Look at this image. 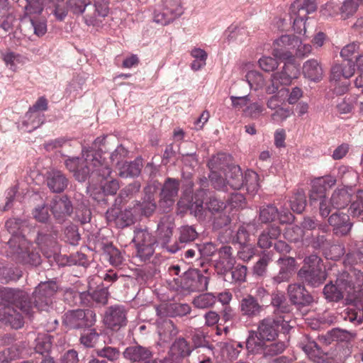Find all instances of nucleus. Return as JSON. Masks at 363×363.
Returning <instances> with one entry per match:
<instances>
[{
  "label": "nucleus",
  "instance_id": "6e6552de",
  "mask_svg": "<svg viewBox=\"0 0 363 363\" xmlns=\"http://www.w3.org/2000/svg\"><path fill=\"white\" fill-rule=\"evenodd\" d=\"M354 65L351 60H345L342 64L335 65L331 69L330 80L334 86V92L337 95L344 94L347 90L349 82H340L341 77L350 78L354 73Z\"/></svg>",
  "mask_w": 363,
  "mask_h": 363
},
{
  "label": "nucleus",
  "instance_id": "0eeeda50",
  "mask_svg": "<svg viewBox=\"0 0 363 363\" xmlns=\"http://www.w3.org/2000/svg\"><path fill=\"white\" fill-rule=\"evenodd\" d=\"M285 61L282 70L272 75L270 84L266 86L267 94L276 93L281 85H289L294 79L298 77L299 69L294 62V60H285Z\"/></svg>",
  "mask_w": 363,
  "mask_h": 363
},
{
  "label": "nucleus",
  "instance_id": "c85d7f7f",
  "mask_svg": "<svg viewBox=\"0 0 363 363\" xmlns=\"http://www.w3.org/2000/svg\"><path fill=\"white\" fill-rule=\"evenodd\" d=\"M301 347L308 357L313 359L317 363H333L332 360L325 357V353L315 341L308 340L306 342H301Z\"/></svg>",
  "mask_w": 363,
  "mask_h": 363
},
{
  "label": "nucleus",
  "instance_id": "a878e982",
  "mask_svg": "<svg viewBox=\"0 0 363 363\" xmlns=\"http://www.w3.org/2000/svg\"><path fill=\"white\" fill-rule=\"evenodd\" d=\"M51 211L55 218L63 220L72 212V205L67 196H55L51 203Z\"/></svg>",
  "mask_w": 363,
  "mask_h": 363
},
{
  "label": "nucleus",
  "instance_id": "a211bd4d",
  "mask_svg": "<svg viewBox=\"0 0 363 363\" xmlns=\"http://www.w3.org/2000/svg\"><path fill=\"white\" fill-rule=\"evenodd\" d=\"M17 259L19 262L32 266H38L41 263V257L35 250L33 245L23 239L16 252Z\"/></svg>",
  "mask_w": 363,
  "mask_h": 363
},
{
  "label": "nucleus",
  "instance_id": "9d476101",
  "mask_svg": "<svg viewBox=\"0 0 363 363\" xmlns=\"http://www.w3.org/2000/svg\"><path fill=\"white\" fill-rule=\"evenodd\" d=\"M133 241L137 250V255L142 261H146L152 256L156 240L147 229H136Z\"/></svg>",
  "mask_w": 363,
  "mask_h": 363
},
{
  "label": "nucleus",
  "instance_id": "13d9d810",
  "mask_svg": "<svg viewBox=\"0 0 363 363\" xmlns=\"http://www.w3.org/2000/svg\"><path fill=\"white\" fill-rule=\"evenodd\" d=\"M98 337L94 329L87 328L84 330L80 337V342L86 347H92Z\"/></svg>",
  "mask_w": 363,
  "mask_h": 363
},
{
  "label": "nucleus",
  "instance_id": "f704fd0d",
  "mask_svg": "<svg viewBox=\"0 0 363 363\" xmlns=\"http://www.w3.org/2000/svg\"><path fill=\"white\" fill-rule=\"evenodd\" d=\"M218 346L222 354L226 356L229 360L238 358L243 348V344L236 341L221 342L218 344Z\"/></svg>",
  "mask_w": 363,
  "mask_h": 363
},
{
  "label": "nucleus",
  "instance_id": "69168bd1",
  "mask_svg": "<svg viewBox=\"0 0 363 363\" xmlns=\"http://www.w3.org/2000/svg\"><path fill=\"white\" fill-rule=\"evenodd\" d=\"M128 153V150L123 145H118L111 153L110 160L112 162H116L118 166L121 165L123 160L127 157Z\"/></svg>",
  "mask_w": 363,
  "mask_h": 363
},
{
  "label": "nucleus",
  "instance_id": "20e7f679",
  "mask_svg": "<svg viewBox=\"0 0 363 363\" xmlns=\"http://www.w3.org/2000/svg\"><path fill=\"white\" fill-rule=\"evenodd\" d=\"M228 156L219 153L208 163L211 170L209 179L214 188L228 191V185L233 189L243 187V174L238 165H229Z\"/></svg>",
  "mask_w": 363,
  "mask_h": 363
},
{
  "label": "nucleus",
  "instance_id": "052dcab7",
  "mask_svg": "<svg viewBox=\"0 0 363 363\" xmlns=\"http://www.w3.org/2000/svg\"><path fill=\"white\" fill-rule=\"evenodd\" d=\"M254 226L250 224L240 226L236 234L235 241L240 245H244L248 240L250 233L254 230Z\"/></svg>",
  "mask_w": 363,
  "mask_h": 363
},
{
  "label": "nucleus",
  "instance_id": "bb28decb",
  "mask_svg": "<svg viewBox=\"0 0 363 363\" xmlns=\"http://www.w3.org/2000/svg\"><path fill=\"white\" fill-rule=\"evenodd\" d=\"M240 309L242 315L248 318H254L259 315L262 311V306L252 296L248 295L240 302Z\"/></svg>",
  "mask_w": 363,
  "mask_h": 363
},
{
  "label": "nucleus",
  "instance_id": "c9c22d12",
  "mask_svg": "<svg viewBox=\"0 0 363 363\" xmlns=\"http://www.w3.org/2000/svg\"><path fill=\"white\" fill-rule=\"evenodd\" d=\"M191 352V347L183 337H180L175 340L169 350L170 354L174 359H177L179 357H184L189 356Z\"/></svg>",
  "mask_w": 363,
  "mask_h": 363
},
{
  "label": "nucleus",
  "instance_id": "8fccbe9b",
  "mask_svg": "<svg viewBox=\"0 0 363 363\" xmlns=\"http://www.w3.org/2000/svg\"><path fill=\"white\" fill-rule=\"evenodd\" d=\"M246 35L245 30L236 26H230L225 32V36L228 42L235 41L240 43L244 41Z\"/></svg>",
  "mask_w": 363,
  "mask_h": 363
},
{
  "label": "nucleus",
  "instance_id": "423d86ee",
  "mask_svg": "<svg viewBox=\"0 0 363 363\" xmlns=\"http://www.w3.org/2000/svg\"><path fill=\"white\" fill-rule=\"evenodd\" d=\"M317 9L315 0H296L290 6V16L293 19V27L298 33L306 31L307 16Z\"/></svg>",
  "mask_w": 363,
  "mask_h": 363
},
{
  "label": "nucleus",
  "instance_id": "f3484780",
  "mask_svg": "<svg viewBox=\"0 0 363 363\" xmlns=\"http://www.w3.org/2000/svg\"><path fill=\"white\" fill-rule=\"evenodd\" d=\"M125 359L138 363H161L152 358V352L145 347L135 345L129 346L123 352Z\"/></svg>",
  "mask_w": 363,
  "mask_h": 363
},
{
  "label": "nucleus",
  "instance_id": "49530a36",
  "mask_svg": "<svg viewBox=\"0 0 363 363\" xmlns=\"http://www.w3.org/2000/svg\"><path fill=\"white\" fill-rule=\"evenodd\" d=\"M342 273H346L348 275L345 282H349L353 286L352 294L356 289H360L363 286V272L361 270L352 268L348 272H343Z\"/></svg>",
  "mask_w": 363,
  "mask_h": 363
},
{
  "label": "nucleus",
  "instance_id": "de8ad7c7",
  "mask_svg": "<svg viewBox=\"0 0 363 363\" xmlns=\"http://www.w3.org/2000/svg\"><path fill=\"white\" fill-rule=\"evenodd\" d=\"M110 174H111V172ZM92 176L101 177L100 187L104 194L114 195L116 194L119 189V184L116 179H111V180L107 181V179L111 176V174L106 178H104L101 175L96 174H94Z\"/></svg>",
  "mask_w": 363,
  "mask_h": 363
},
{
  "label": "nucleus",
  "instance_id": "cd10ccee",
  "mask_svg": "<svg viewBox=\"0 0 363 363\" xmlns=\"http://www.w3.org/2000/svg\"><path fill=\"white\" fill-rule=\"evenodd\" d=\"M278 262L280 265V270L278 274L272 279L273 283L276 284L287 281L291 275L295 265V259L291 257L279 258Z\"/></svg>",
  "mask_w": 363,
  "mask_h": 363
},
{
  "label": "nucleus",
  "instance_id": "4d7b16f0",
  "mask_svg": "<svg viewBox=\"0 0 363 363\" xmlns=\"http://www.w3.org/2000/svg\"><path fill=\"white\" fill-rule=\"evenodd\" d=\"M48 109V101L47 99L42 96L40 97L37 101L33 104L32 107L30 108L29 111L27 112L26 117H39L40 111H43Z\"/></svg>",
  "mask_w": 363,
  "mask_h": 363
},
{
  "label": "nucleus",
  "instance_id": "4468645a",
  "mask_svg": "<svg viewBox=\"0 0 363 363\" xmlns=\"http://www.w3.org/2000/svg\"><path fill=\"white\" fill-rule=\"evenodd\" d=\"M299 43L297 37L284 35L277 39L274 43L273 55L281 60H294L291 49L296 48Z\"/></svg>",
  "mask_w": 363,
  "mask_h": 363
},
{
  "label": "nucleus",
  "instance_id": "bf43d9fd",
  "mask_svg": "<svg viewBox=\"0 0 363 363\" xmlns=\"http://www.w3.org/2000/svg\"><path fill=\"white\" fill-rule=\"evenodd\" d=\"M198 235L196 230L192 226H183L180 228L179 241L189 242L194 240Z\"/></svg>",
  "mask_w": 363,
  "mask_h": 363
},
{
  "label": "nucleus",
  "instance_id": "72a5a7b5",
  "mask_svg": "<svg viewBox=\"0 0 363 363\" xmlns=\"http://www.w3.org/2000/svg\"><path fill=\"white\" fill-rule=\"evenodd\" d=\"M160 319H162L161 317ZM157 324V333L164 342H169L178 334L179 330L171 320H158Z\"/></svg>",
  "mask_w": 363,
  "mask_h": 363
},
{
  "label": "nucleus",
  "instance_id": "aec40b11",
  "mask_svg": "<svg viewBox=\"0 0 363 363\" xmlns=\"http://www.w3.org/2000/svg\"><path fill=\"white\" fill-rule=\"evenodd\" d=\"M218 259L216 261L215 267L217 272L225 274L233 269L235 259L233 255V249L230 246L223 245L218 249Z\"/></svg>",
  "mask_w": 363,
  "mask_h": 363
},
{
  "label": "nucleus",
  "instance_id": "473e14b6",
  "mask_svg": "<svg viewBox=\"0 0 363 363\" xmlns=\"http://www.w3.org/2000/svg\"><path fill=\"white\" fill-rule=\"evenodd\" d=\"M303 73L305 77L313 82H319L323 79V69L321 65L315 59L304 62Z\"/></svg>",
  "mask_w": 363,
  "mask_h": 363
},
{
  "label": "nucleus",
  "instance_id": "6ab92c4d",
  "mask_svg": "<svg viewBox=\"0 0 363 363\" xmlns=\"http://www.w3.org/2000/svg\"><path fill=\"white\" fill-rule=\"evenodd\" d=\"M204 194L205 191L202 189L199 191L195 195V201L191 206V209L194 211L195 214L201 213L205 208H207L212 213H216L225 208V203L223 201H220L216 197L212 196L209 197L204 206L203 201L197 199L199 196H202Z\"/></svg>",
  "mask_w": 363,
  "mask_h": 363
},
{
  "label": "nucleus",
  "instance_id": "338daca9",
  "mask_svg": "<svg viewBox=\"0 0 363 363\" xmlns=\"http://www.w3.org/2000/svg\"><path fill=\"white\" fill-rule=\"evenodd\" d=\"M263 111V106L259 103L255 102L247 105L243 111L247 116L257 118L261 115Z\"/></svg>",
  "mask_w": 363,
  "mask_h": 363
},
{
  "label": "nucleus",
  "instance_id": "39448f33",
  "mask_svg": "<svg viewBox=\"0 0 363 363\" xmlns=\"http://www.w3.org/2000/svg\"><path fill=\"white\" fill-rule=\"evenodd\" d=\"M336 183V179L332 176H325L315 179L312 182V188L309 195L310 202H320V213L322 217H327L331 212L328 201L325 199L326 191Z\"/></svg>",
  "mask_w": 363,
  "mask_h": 363
},
{
  "label": "nucleus",
  "instance_id": "58836bf2",
  "mask_svg": "<svg viewBox=\"0 0 363 363\" xmlns=\"http://www.w3.org/2000/svg\"><path fill=\"white\" fill-rule=\"evenodd\" d=\"M119 175L121 177H136L140 173L141 166L138 162H122L118 166Z\"/></svg>",
  "mask_w": 363,
  "mask_h": 363
},
{
  "label": "nucleus",
  "instance_id": "2f4dec72",
  "mask_svg": "<svg viewBox=\"0 0 363 363\" xmlns=\"http://www.w3.org/2000/svg\"><path fill=\"white\" fill-rule=\"evenodd\" d=\"M185 287L191 291H205L208 288V277L195 273L184 277Z\"/></svg>",
  "mask_w": 363,
  "mask_h": 363
},
{
  "label": "nucleus",
  "instance_id": "37998d69",
  "mask_svg": "<svg viewBox=\"0 0 363 363\" xmlns=\"http://www.w3.org/2000/svg\"><path fill=\"white\" fill-rule=\"evenodd\" d=\"M349 213L352 217H359L363 214V190H358L352 197Z\"/></svg>",
  "mask_w": 363,
  "mask_h": 363
},
{
  "label": "nucleus",
  "instance_id": "e2e57ef3",
  "mask_svg": "<svg viewBox=\"0 0 363 363\" xmlns=\"http://www.w3.org/2000/svg\"><path fill=\"white\" fill-rule=\"evenodd\" d=\"M107 256L110 264L113 266L118 267L123 262V257L121 252L115 247H110L107 248Z\"/></svg>",
  "mask_w": 363,
  "mask_h": 363
},
{
  "label": "nucleus",
  "instance_id": "603ef678",
  "mask_svg": "<svg viewBox=\"0 0 363 363\" xmlns=\"http://www.w3.org/2000/svg\"><path fill=\"white\" fill-rule=\"evenodd\" d=\"M303 230L298 226L290 225L286 228L284 232V238L291 242H298L303 237Z\"/></svg>",
  "mask_w": 363,
  "mask_h": 363
},
{
  "label": "nucleus",
  "instance_id": "7ed1b4c3",
  "mask_svg": "<svg viewBox=\"0 0 363 363\" xmlns=\"http://www.w3.org/2000/svg\"><path fill=\"white\" fill-rule=\"evenodd\" d=\"M289 314L275 313L267 316L257 324V330H250L246 340L248 352H257L263 349L264 342L274 341L279 333H288L292 326L290 325Z\"/></svg>",
  "mask_w": 363,
  "mask_h": 363
},
{
  "label": "nucleus",
  "instance_id": "4c0bfd02",
  "mask_svg": "<svg viewBox=\"0 0 363 363\" xmlns=\"http://www.w3.org/2000/svg\"><path fill=\"white\" fill-rule=\"evenodd\" d=\"M281 233V230L277 226H271L264 230L258 240V245L262 248H268L272 245V240L277 239Z\"/></svg>",
  "mask_w": 363,
  "mask_h": 363
},
{
  "label": "nucleus",
  "instance_id": "c756f323",
  "mask_svg": "<svg viewBox=\"0 0 363 363\" xmlns=\"http://www.w3.org/2000/svg\"><path fill=\"white\" fill-rule=\"evenodd\" d=\"M47 184L52 192L60 193L67 186L68 180L60 171L52 170L48 173Z\"/></svg>",
  "mask_w": 363,
  "mask_h": 363
},
{
  "label": "nucleus",
  "instance_id": "e433bc0d",
  "mask_svg": "<svg viewBox=\"0 0 363 363\" xmlns=\"http://www.w3.org/2000/svg\"><path fill=\"white\" fill-rule=\"evenodd\" d=\"M243 186L249 194L255 195L259 188L258 174L252 170L246 171L243 174Z\"/></svg>",
  "mask_w": 363,
  "mask_h": 363
},
{
  "label": "nucleus",
  "instance_id": "09e8293b",
  "mask_svg": "<svg viewBox=\"0 0 363 363\" xmlns=\"http://www.w3.org/2000/svg\"><path fill=\"white\" fill-rule=\"evenodd\" d=\"M279 215L278 209L273 205L263 206L259 209V219L262 223L274 221Z\"/></svg>",
  "mask_w": 363,
  "mask_h": 363
},
{
  "label": "nucleus",
  "instance_id": "79ce46f5",
  "mask_svg": "<svg viewBox=\"0 0 363 363\" xmlns=\"http://www.w3.org/2000/svg\"><path fill=\"white\" fill-rule=\"evenodd\" d=\"M272 305L276 308L274 314L279 312L283 313L282 315L288 314L290 311L289 306L286 302V298L282 293H274L272 296Z\"/></svg>",
  "mask_w": 363,
  "mask_h": 363
},
{
  "label": "nucleus",
  "instance_id": "5701e85b",
  "mask_svg": "<svg viewBox=\"0 0 363 363\" xmlns=\"http://www.w3.org/2000/svg\"><path fill=\"white\" fill-rule=\"evenodd\" d=\"M352 189L350 187L336 189L332 194L328 204L332 208L340 210L345 208L352 201Z\"/></svg>",
  "mask_w": 363,
  "mask_h": 363
},
{
  "label": "nucleus",
  "instance_id": "774afa93",
  "mask_svg": "<svg viewBox=\"0 0 363 363\" xmlns=\"http://www.w3.org/2000/svg\"><path fill=\"white\" fill-rule=\"evenodd\" d=\"M142 213L146 216L151 215L156 208V203L150 195L147 196L141 206Z\"/></svg>",
  "mask_w": 363,
  "mask_h": 363
},
{
  "label": "nucleus",
  "instance_id": "dca6fc26",
  "mask_svg": "<svg viewBox=\"0 0 363 363\" xmlns=\"http://www.w3.org/2000/svg\"><path fill=\"white\" fill-rule=\"evenodd\" d=\"M179 189V182L174 178H167L161 189L160 206L165 210L173 206Z\"/></svg>",
  "mask_w": 363,
  "mask_h": 363
},
{
  "label": "nucleus",
  "instance_id": "1a4fd4ad",
  "mask_svg": "<svg viewBox=\"0 0 363 363\" xmlns=\"http://www.w3.org/2000/svg\"><path fill=\"white\" fill-rule=\"evenodd\" d=\"M183 13L180 0H161L160 9L154 13V21L165 26L180 17Z\"/></svg>",
  "mask_w": 363,
  "mask_h": 363
},
{
  "label": "nucleus",
  "instance_id": "2eb2a0df",
  "mask_svg": "<svg viewBox=\"0 0 363 363\" xmlns=\"http://www.w3.org/2000/svg\"><path fill=\"white\" fill-rule=\"evenodd\" d=\"M35 242L45 257L55 259L59 252L55 233H48L42 230L38 233Z\"/></svg>",
  "mask_w": 363,
  "mask_h": 363
},
{
  "label": "nucleus",
  "instance_id": "5fc2aeb1",
  "mask_svg": "<svg viewBox=\"0 0 363 363\" xmlns=\"http://www.w3.org/2000/svg\"><path fill=\"white\" fill-rule=\"evenodd\" d=\"M360 0H345L340 7V12L344 18L352 16L359 6Z\"/></svg>",
  "mask_w": 363,
  "mask_h": 363
},
{
  "label": "nucleus",
  "instance_id": "9b49d317",
  "mask_svg": "<svg viewBox=\"0 0 363 363\" xmlns=\"http://www.w3.org/2000/svg\"><path fill=\"white\" fill-rule=\"evenodd\" d=\"M348 275L346 273H341L338 275L335 284L332 281L325 286L323 294L325 298L330 301H338L343 297L352 294L353 286L347 281Z\"/></svg>",
  "mask_w": 363,
  "mask_h": 363
},
{
  "label": "nucleus",
  "instance_id": "a19ab883",
  "mask_svg": "<svg viewBox=\"0 0 363 363\" xmlns=\"http://www.w3.org/2000/svg\"><path fill=\"white\" fill-rule=\"evenodd\" d=\"M264 342L263 349L257 352H250V354H263L264 356H273L281 354L286 348L284 342H277L267 344Z\"/></svg>",
  "mask_w": 363,
  "mask_h": 363
},
{
  "label": "nucleus",
  "instance_id": "ddd939ff",
  "mask_svg": "<svg viewBox=\"0 0 363 363\" xmlns=\"http://www.w3.org/2000/svg\"><path fill=\"white\" fill-rule=\"evenodd\" d=\"M96 315L90 310L69 311L64 315L63 323L70 328L89 327L95 322Z\"/></svg>",
  "mask_w": 363,
  "mask_h": 363
},
{
  "label": "nucleus",
  "instance_id": "f8f14e48",
  "mask_svg": "<svg viewBox=\"0 0 363 363\" xmlns=\"http://www.w3.org/2000/svg\"><path fill=\"white\" fill-rule=\"evenodd\" d=\"M127 310L122 305H114L106 308L104 323L105 325L114 331L119 330L127 324Z\"/></svg>",
  "mask_w": 363,
  "mask_h": 363
},
{
  "label": "nucleus",
  "instance_id": "0e129e2a",
  "mask_svg": "<svg viewBox=\"0 0 363 363\" xmlns=\"http://www.w3.org/2000/svg\"><path fill=\"white\" fill-rule=\"evenodd\" d=\"M99 356L108 359L110 361H114L120 356L119 350L116 347H104L97 352Z\"/></svg>",
  "mask_w": 363,
  "mask_h": 363
},
{
  "label": "nucleus",
  "instance_id": "412c9836",
  "mask_svg": "<svg viewBox=\"0 0 363 363\" xmlns=\"http://www.w3.org/2000/svg\"><path fill=\"white\" fill-rule=\"evenodd\" d=\"M174 228V218L171 216H164L161 218L157 230V240L162 246L170 242Z\"/></svg>",
  "mask_w": 363,
  "mask_h": 363
},
{
  "label": "nucleus",
  "instance_id": "b1692460",
  "mask_svg": "<svg viewBox=\"0 0 363 363\" xmlns=\"http://www.w3.org/2000/svg\"><path fill=\"white\" fill-rule=\"evenodd\" d=\"M158 316H184L191 312V307L186 303H164L156 308Z\"/></svg>",
  "mask_w": 363,
  "mask_h": 363
},
{
  "label": "nucleus",
  "instance_id": "864d4df0",
  "mask_svg": "<svg viewBox=\"0 0 363 363\" xmlns=\"http://www.w3.org/2000/svg\"><path fill=\"white\" fill-rule=\"evenodd\" d=\"M52 347L50 337L46 335H39L35 339V350L36 352L43 354L48 352Z\"/></svg>",
  "mask_w": 363,
  "mask_h": 363
},
{
  "label": "nucleus",
  "instance_id": "ea45409f",
  "mask_svg": "<svg viewBox=\"0 0 363 363\" xmlns=\"http://www.w3.org/2000/svg\"><path fill=\"white\" fill-rule=\"evenodd\" d=\"M216 300V297L212 293H205L196 296L192 303L196 308L205 309L213 307Z\"/></svg>",
  "mask_w": 363,
  "mask_h": 363
},
{
  "label": "nucleus",
  "instance_id": "4be33fe9",
  "mask_svg": "<svg viewBox=\"0 0 363 363\" xmlns=\"http://www.w3.org/2000/svg\"><path fill=\"white\" fill-rule=\"evenodd\" d=\"M287 291L291 301L295 305L306 306L313 301L305 287L300 284H289Z\"/></svg>",
  "mask_w": 363,
  "mask_h": 363
},
{
  "label": "nucleus",
  "instance_id": "393cba45",
  "mask_svg": "<svg viewBox=\"0 0 363 363\" xmlns=\"http://www.w3.org/2000/svg\"><path fill=\"white\" fill-rule=\"evenodd\" d=\"M298 275L301 280L313 287L320 286L327 277L325 271L323 268L315 269L301 268Z\"/></svg>",
  "mask_w": 363,
  "mask_h": 363
},
{
  "label": "nucleus",
  "instance_id": "3c124183",
  "mask_svg": "<svg viewBox=\"0 0 363 363\" xmlns=\"http://www.w3.org/2000/svg\"><path fill=\"white\" fill-rule=\"evenodd\" d=\"M291 208L293 211L301 213L305 209L306 199L303 191H298L290 200Z\"/></svg>",
  "mask_w": 363,
  "mask_h": 363
},
{
  "label": "nucleus",
  "instance_id": "680f3d73",
  "mask_svg": "<svg viewBox=\"0 0 363 363\" xmlns=\"http://www.w3.org/2000/svg\"><path fill=\"white\" fill-rule=\"evenodd\" d=\"M317 227L318 228V230L322 233H325L328 230L326 226L318 224L315 219L310 217L305 218L301 223V228L304 230H314Z\"/></svg>",
  "mask_w": 363,
  "mask_h": 363
},
{
  "label": "nucleus",
  "instance_id": "f03ea898",
  "mask_svg": "<svg viewBox=\"0 0 363 363\" xmlns=\"http://www.w3.org/2000/svg\"><path fill=\"white\" fill-rule=\"evenodd\" d=\"M105 140V136L99 137L94 140L90 149H83V159L72 157L65 160V166L70 172H74L78 181L84 182L94 174L101 175L104 178L109 176L111 167L101 155Z\"/></svg>",
  "mask_w": 363,
  "mask_h": 363
},
{
  "label": "nucleus",
  "instance_id": "6e6d98bb",
  "mask_svg": "<svg viewBox=\"0 0 363 363\" xmlns=\"http://www.w3.org/2000/svg\"><path fill=\"white\" fill-rule=\"evenodd\" d=\"M278 58L263 56L258 60L259 67L264 72H269L276 69L279 66Z\"/></svg>",
  "mask_w": 363,
  "mask_h": 363
},
{
  "label": "nucleus",
  "instance_id": "a18cd8bd",
  "mask_svg": "<svg viewBox=\"0 0 363 363\" xmlns=\"http://www.w3.org/2000/svg\"><path fill=\"white\" fill-rule=\"evenodd\" d=\"M191 55L194 58L191 67L194 71H198L206 65L207 53L205 50L195 48L191 50Z\"/></svg>",
  "mask_w": 363,
  "mask_h": 363
},
{
  "label": "nucleus",
  "instance_id": "7c9ffc66",
  "mask_svg": "<svg viewBox=\"0 0 363 363\" xmlns=\"http://www.w3.org/2000/svg\"><path fill=\"white\" fill-rule=\"evenodd\" d=\"M330 225L336 230V233L346 235L351 229L352 224L350 223L349 216L339 212L333 213L328 218Z\"/></svg>",
  "mask_w": 363,
  "mask_h": 363
},
{
  "label": "nucleus",
  "instance_id": "c03bdc74",
  "mask_svg": "<svg viewBox=\"0 0 363 363\" xmlns=\"http://www.w3.org/2000/svg\"><path fill=\"white\" fill-rule=\"evenodd\" d=\"M246 80L251 89L259 90L265 85V80L263 75L256 70L247 72L245 75Z\"/></svg>",
  "mask_w": 363,
  "mask_h": 363
},
{
  "label": "nucleus",
  "instance_id": "f257e3e1",
  "mask_svg": "<svg viewBox=\"0 0 363 363\" xmlns=\"http://www.w3.org/2000/svg\"><path fill=\"white\" fill-rule=\"evenodd\" d=\"M57 289L53 281L40 282L32 296L18 289H0V321L14 329L21 328L24 316L30 318L35 310L49 311L52 308V297Z\"/></svg>",
  "mask_w": 363,
  "mask_h": 363
}]
</instances>
